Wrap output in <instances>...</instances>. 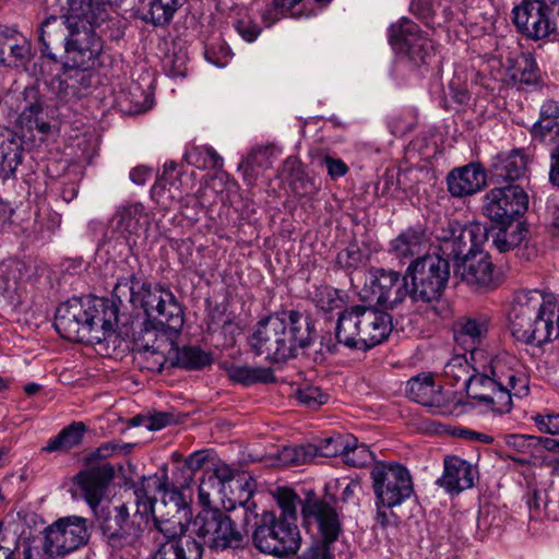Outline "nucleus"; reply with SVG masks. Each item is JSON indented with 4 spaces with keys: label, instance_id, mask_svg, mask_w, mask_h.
Returning <instances> with one entry per match:
<instances>
[{
    "label": "nucleus",
    "instance_id": "nucleus-1",
    "mask_svg": "<svg viewBox=\"0 0 559 559\" xmlns=\"http://www.w3.org/2000/svg\"><path fill=\"white\" fill-rule=\"evenodd\" d=\"M183 323L185 317H167L165 322L157 317H145L140 324L138 345L144 358H152V362L144 368L162 372L167 361L170 367L185 370H200L212 365L210 352L199 346H178L177 338Z\"/></svg>",
    "mask_w": 559,
    "mask_h": 559
},
{
    "label": "nucleus",
    "instance_id": "nucleus-2",
    "mask_svg": "<svg viewBox=\"0 0 559 559\" xmlns=\"http://www.w3.org/2000/svg\"><path fill=\"white\" fill-rule=\"evenodd\" d=\"M316 331L311 317H263L257 324L249 344L255 356L280 364L308 348Z\"/></svg>",
    "mask_w": 559,
    "mask_h": 559
},
{
    "label": "nucleus",
    "instance_id": "nucleus-3",
    "mask_svg": "<svg viewBox=\"0 0 559 559\" xmlns=\"http://www.w3.org/2000/svg\"><path fill=\"white\" fill-rule=\"evenodd\" d=\"M241 506L246 510V523L249 521L248 513L254 515L252 542L257 549L278 558H286L298 551L301 536L296 523L277 519L274 511L254 513L257 504L250 499L241 502Z\"/></svg>",
    "mask_w": 559,
    "mask_h": 559
},
{
    "label": "nucleus",
    "instance_id": "nucleus-4",
    "mask_svg": "<svg viewBox=\"0 0 559 559\" xmlns=\"http://www.w3.org/2000/svg\"><path fill=\"white\" fill-rule=\"evenodd\" d=\"M68 31L66 19L51 15L40 26L39 41L43 55L56 59L52 48L64 46L73 66L87 70L94 67L96 59L102 51L99 38L93 32H83L81 35H66Z\"/></svg>",
    "mask_w": 559,
    "mask_h": 559
},
{
    "label": "nucleus",
    "instance_id": "nucleus-5",
    "mask_svg": "<svg viewBox=\"0 0 559 559\" xmlns=\"http://www.w3.org/2000/svg\"><path fill=\"white\" fill-rule=\"evenodd\" d=\"M406 276L382 267H371L364 287L358 293L361 304L352 308V314H364L366 311L385 314L393 310L407 296Z\"/></svg>",
    "mask_w": 559,
    "mask_h": 559
},
{
    "label": "nucleus",
    "instance_id": "nucleus-6",
    "mask_svg": "<svg viewBox=\"0 0 559 559\" xmlns=\"http://www.w3.org/2000/svg\"><path fill=\"white\" fill-rule=\"evenodd\" d=\"M193 531L212 551L243 549L246 535L237 527L226 511L219 508H202L193 520Z\"/></svg>",
    "mask_w": 559,
    "mask_h": 559
},
{
    "label": "nucleus",
    "instance_id": "nucleus-7",
    "mask_svg": "<svg viewBox=\"0 0 559 559\" xmlns=\"http://www.w3.org/2000/svg\"><path fill=\"white\" fill-rule=\"evenodd\" d=\"M187 484V480L170 479L168 476V465L163 464L158 471L151 476H143L140 481L132 485L135 496L136 513L142 518L154 516L156 495L163 492L169 496L174 502L176 513H183L187 518L191 513V508L183 501L180 486Z\"/></svg>",
    "mask_w": 559,
    "mask_h": 559
},
{
    "label": "nucleus",
    "instance_id": "nucleus-8",
    "mask_svg": "<svg viewBox=\"0 0 559 559\" xmlns=\"http://www.w3.org/2000/svg\"><path fill=\"white\" fill-rule=\"evenodd\" d=\"M376 506L394 508L401 506L414 492L409 471L401 463L376 462L370 471Z\"/></svg>",
    "mask_w": 559,
    "mask_h": 559
},
{
    "label": "nucleus",
    "instance_id": "nucleus-9",
    "mask_svg": "<svg viewBox=\"0 0 559 559\" xmlns=\"http://www.w3.org/2000/svg\"><path fill=\"white\" fill-rule=\"evenodd\" d=\"M103 542L115 551L135 546L144 532L132 519L127 504L103 507L94 512Z\"/></svg>",
    "mask_w": 559,
    "mask_h": 559
},
{
    "label": "nucleus",
    "instance_id": "nucleus-10",
    "mask_svg": "<svg viewBox=\"0 0 559 559\" xmlns=\"http://www.w3.org/2000/svg\"><path fill=\"white\" fill-rule=\"evenodd\" d=\"M438 253L454 264L474 248H480L488 241V229L480 223L462 226L457 222L447 221L435 231Z\"/></svg>",
    "mask_w": 559,
    "mask_h": 559
},
{
    "label": "nucleus",
    "instance_id": "nucleus-11",
    "mask_svg": "<svg viewBox=\"0 0 559 559\" xmlns=\"http://www.w3.org/2000/svg\"><path fill=\"white\" fill-rule=\"evenodd\" d=\"M449 276V262L439 254H425L415 259L406 270V277L412 280V298L415 301L437 300L444 289Z\"/></svg>",
    "mask_w": 559,
    "mask_h": 559
},
{
    "label": "nucleus",
    "instance_id": "nucleus-12",
    "mask_svg": "<svg viewBox=\"0 0 559 559\" xmlns=\"http://www.w3.org/2000/svg\"><path fill=\"white\" fill-rule=\"evenodd\" d=\"M333 496L319 497L313 490H309L301 502V518L304 526L309 532H314L317 538L325 544H333L343 532L341 515L336 509Z\"/></svg>",
    "mask_w": 559,
    "mask_h": 559
},
{
    "label": "nucleus",
    "instance_id": "nucleus-13",
    "mask_svg": "<svg viewBox=\"0 0 559 559\" xmlns=\"http://www.w3.org/2000/svg\"><path fill=\"white\" fill-rule=\"evenodd\" d=\"M88 539L87 520L70 515L58 519L45 530L44 547L50 556L64 557L86 545Z\"/></svg>",
    "mask_w": 559,
    "mask_h": 559
},
{
    "label": "nucleus",
    "instance_id": "nucleus-14",
    "mask_svg": "<svg viewBox=\"0 0 559 559\" xmlns=\"http://www.w3.org/2000/svg\"><path fill=\"white\" fill-rule=\"evenodd\" d=\"M528 207V195L520 185H507L490 189L484 197V212L500 225L511 223Z\"/></svg>",
    "mask_w": 559,
    "mask_h": 559
},
{
    "label": "nucleus",
    "instance_id": "nucleus-15",
    "mask_svg": "<svg viewBox=\"0 0 559 559\" xmlns=\"http://www.w3.org/2000/svg\"><path fill=\"white\" fill-rule=\"evenodd\" d=\"M512 21L516 29L532 40L547 38L557 31L550 8L544 0H523L513 8Z\"/></svg>",
    "mask_w": 559,
    "mask_h": 559
},
{
    "label": "nucleus",
    "instance_id": "nucleus-16",
    "mask_svg": "<svg viewBox=\"0 0 559 559\" xmlns=\"http://www.w3.org/2000/svg\"><path fill=\"white\" fill-rule=\"evenodd\" d=\"M122 288H129L130 301L135 308H141L144 314H180L182 312L175 295L166 288L160 286L152 288L151 286H143L138 293L133 287H129V281L123 278L119 280L114 288V295L120 299L119 294ZM121 302V300H119Z\"/></svg>",
    "mask_w": 559,
    "mask_h": 559
},
{
    "label": "nucleus",
    "instance_id": "nucleus-17",
    "mask_svg": "<svg viewBox=\"0 0 559 559\" xmlns=\"http://www.w3.org/2000/svg\"><path fill=\"white\" fill-rule=\"evenodd\" d=\"M389 41L395 50L408 55L415 62L426 63L433 49L432 41L421 34L415 22L406 17L391 25Z\"/></svg>",
    "mask_w": 559,
    "mask_h": 559
},
{
    "label": "nucleus",
    "instance_id": "nucleus-18",
    "mask_svg": "<svg viewBox=\"0 0 559 559\" xmlns=\"http://www.w3.org/2000/svg\"><path fill=\"white\" fill-rule=\"evenodd\" d=\"M133 317H84L82 326L86 328L91 338H82L81 343L100 344L126 340L132 336L138 342L139 331H134Z\"/></svg>",
    "mask_w": 559,
    "mask_h": 559
},
{
    "label": "nucleus",
    "instance_id": "nucleus-19",
    "mask_svg": "<svg viewBox=\"0 0 559 559\" xmlns=\"http://www.w3.org/2000/svg\"><path fill=\"white\" fill-rule=\"evenodd\" d=\"M114 476V466L109 463H103L100 465L91 466L80 471L73 477V485L80 492V496L95 512L98 510L105 491Z\"/></svg>",
    "mask_w": 559,
    "mask_h": 559
},
{
    "label": "nucleus",
    "instance_id": "nucleus-20",
    "mask_svg": "<svg viewBox=\"0 0 559 559\" xmlns=\"http://www.w3.org/2000/svg\"><path fill=\"white\" fill-rule=\"evenodd\" d=\"M108 2L105 0H68L66 19L68 32L71 35H81L92 32L90 27L99 25L107 16Z\"/></svg>",
    "mask_w": 559,
    "mask_h": 559
},
{
    "label": "nucleus",
    "instance_id": "nucleus-21",
    "mask_svg": "<svg viewBox=\"0 0 559 559\" xmlns=\"http://www.w3.org/2000/svg\"><path fill=\"white\" fill-rule=\"evenodd\" d=\"M493 265L487 252L480 248H474L456 264L454 276L472 286L486 287L492 283Z\"/></svg>",
    "mask_w": 559,
    "mask_h": 559
},
{
    "label": "nucleus",
    "instance_id": "nucleus-22",
    "mask_svg": "<svg viewBox=\"0 0 559 559\" xmlns=\"http://www.w3.org/2000/svg\"><path fill=\"white\" fill-rule=\"evenodd\" d=\"M509 310L514 314H559V300L551 292L521 289L512 295Z\"/></svg>",
    "mask_w": 559,
    "mask_h": 559
},
{
    "label": "nucleus",
    "instance_id": "nucleus-23",
    "mask_svg": "<svg viewBox=\"0 0 559 559\" xmlns=\"http://www.w3.org/2000/svg\"><path fill=\"white\" fill-rule=\"evenodd\" d=\"M146 224L147 214L144 206L141 203H132L117 210L112 218V230L132 247L136 245V239Z\"/></svg>",
    "mask_w": 559,
    "mask_h": 559
},
{
    "label": "nucleus",
    "instance_id": "nucleus-24",
    "mask_svg": "<svg viewBox=\"0 0 559 559\" xmlns=\"http://www.w3.org/2000/svg\"><path fill=\"white\" fill-rule=\"evenodd\" d=\"M474 467L456 455H447L443 460V473L436 484L449 493H459L474 486Z\"/></svg>",
    "mask_w": 559,
    "mask_h": 559
},
{
    "label": "nucleus",
    "instance_id": "nucleus-25",
    "mask_svg": "<svg viewBox=\"0 0 559 559\" xmlns=\"http://www.w3.org/2000/svg\"><path fill=\"white\" fill-rule=\"evenodd\" d=\"M430 247V239L421 226L408 227L390 242L389 251L400 261L424 257Z\"/></svg>",
    "mask_w": 559,
    "mask_h": 559
},
{
    "label": "nucleus",
    "instance_id": "nucleus-26",
    "mask_svg": "<svg viewBox=\"0 0 559 559\" xmlns=\"http://www.w3.org/2000/svg\"><path fill=\"white\" fill-rule=\"evenodd\" d=\"M451 195L463 198L480 191L486 186V174L477 163L454 168L447 177Z\"/></svg>",
    "mask_w": 559,
    "mask_h": 559
},
{
    "label": "nucleus",
    "instance_id": "nucleus-27",
    "mask_svg": "<svg viewBox=\"0 0 559 559\" xmlns=\"http://www.w3.org/2000/svg\"><path fill=\"white\" fill-rule=\"evenodd\" d=\"M178 515H173L169 519H164L163 516H157L154 514L153 518V537L152 545L153 550L163 548L169 545L182 544L188 538H193L190 535H187L186 532L188 530L187 524L183 523L188 521L191 516H183V513H177Z\"/></svg>",
    "mask_w": 559,
    "mask_h": 559
},
{
    "label": "nucleus",
    "instance_id": "nucleus-28",
    "mask_svg": "<svg viewBox=\"0 0 559 559\" xmlns=\"http://www.w3.org/2000/svg\"><path fill=\"white\" fill-rule=\"evenodd\" d=\"M530 162L523 148L498 154L491 165L492 179L498 183L519 180L526 175Z\"/></svg>",
    "mask_w": 559,
    "mask_h": 559
},
{
    "label": "nucleus",
    "instance_id": "nucleus-29",
    "mask_svg": "<svg viewBox=\"0 0 559 559\" xmlns=\"http://www.w3.org/2000/svg\"><path fill=\"white\" fill-rule=\"evenodd\" d=\"M31 44L15 28L0 25V67H19L29 58Z\"/></svg>",
    "mask_w": 559,
    "mask_h": 559
},
{
    "label": "nucleus",
    "instance_id": "nucleus-30",
    "mask_svg": "<svg viewBox=\"0 0 559 559\" xmlns=\"http://www.w3.org/2000/svg\"><path fill=\"white\" fill-rule=\"evenodd\" d=\"M118 312L119 306L114 299L86 295L61 302L55 314H118Z\"/></svg>",
    "mask_w": 559,
    "mask_h": 559
},
{
    "label": "nucleus",
    "instance_id": "nucleus-31",
    "mask_svg": "<svg viewBox=\"0 0 559 559\" xmlns=\"http://www.w3.org/2000/svg\"><path fill=\"white\" fill-rule=\"evenodd\" d=\"M406 396L427 407H441L444 403L442 388L436 385L430 372H421L406 382Z\"/></svg>",
    "mask_w": 559,
    "mask_h": 559
},
{
    "label": "nucleus",
    "instance_id": "nucleus-32",
    "mask_svg": "<svg viewBox=\"0 0 559 559\" xmlns=\"http://www.w3.org/2000/svg\"><path fill=\"white\" fill-rule=\"evenodd\" d=\"M394 324H399L394 317H360L359 350L366 352L382 343Z\"/></svg>",
    "mask_w": 559,
    "mask_h": 559
},
{
    "label": "nucleus",
    "instance_id": "nucleus-33",
    "mask_svg": "<svg viewBox=\"0 0 559 559\" xmlns=\"http://www.w3.org/2000/svg\"><path fill=\"white\" fill-rule=\"evenodd\" d=\"M25 106L19 116L21 127L27 128L29 131L36 130L39 134L46 135L50 132L49 122L40 118L43 114V102L36 87H26L23 92Z\"/></svg>",
    "mask_w": 559,
    "mask_h": 559
},
{
    "label": "nucleus",
    "instance_id": "nucleus-34",
    "mask_svg": "<svg viewBox=\"0 0 559 559\" xmlns=\"http://www.w3.org/2000/svg\"><path fill=\"white\" fill-rule=\"evenodd\" d=\"M22 139L10 130L0 132V178L5 180L14 175L22 162Z\"/></svg>",
    "mask_w": 559,
    "mask_h": 559
},
{
    "label": "nucleus",
    "instance_id": "nucleus-35",
    "mask_svg": "<svg viewBox=\"0 0 559 559\" xmlns=\"http://www.w3.org/2000/svg\"><path fill=\"white\" fill-rule=\"evenodd\" d=\"M489 320L486 317H459L452 325L453 338L457 344L472 348L481 343L487 335Z\"/></svg>",
    "mask_w": 559,
    "mask_h": 559
},
{
    "label": "nucleus",
    "instance_id": "nucleus-36",
    "mask_svg": "<svg viewBox=\"0 0 559 559\" xmlns=\"http://www.w3.org/2000/svg\"><path fill=\"white\" fill-rule=\"evenodd\" d=\"M534 138L545 143H554L559 140V103L546 100L539 111V118L532 128Z\"/></svg>",
    "mask_w": 559,
    "mask_h": 559
},
{
    "label": "nucleus",
    "instance_id": "nucleus-37",
    "mask_svg": "<svg viewBox=\"0 0 559 559\" xmlns=\"http://www.w3.org/2000/svg\"><path fill=\"white\" fill-rule=\"evenodd\" d=\"M555 332L554 322L550 317H535L527 325L519 329L513 328V336L525 344L542 347L552 340Z\"/></svg>",
    "mask_w": 559,
    "mask_h": 559
},
{
    "label": "nucleus",
    "instance_id": "nucleus-38",
    "mask_svg": "<svg viewBox=\"0 0 559 559\" xmlns=\"http://www.w3.org/2000/svg\"><path fill=\"white\" fill-rule=\"evenodd\" d=\"M180 7L179 0H141L140 17L154 26H165Z\"/></svg>",
    "mask_w": 559,
    "mask_h": 559
},
{
    "label": "nucleus",
    "instance_id": "nucleus-39",
    "mask_svg": "<svg viewBox=\"0 0 559 559\" xmlns=\"http://www.w3.org/2000/svg\"><path fill=\"white\" fill-rule=\"evenodd\" d=\"M502 226L492 238V246L500 253L509 252L526 243L528 228L524 223L513 221Z\"/></svg>",
    "mask_w": 559,
    "mask_h": 559
},
{
    "label": "nucleus",
    "instance_id": "nucleus-40",
    "mask_svg": "<svg viewBox=\"0 0 559 559\" xmlns=\"http://www.w3.org/2000/svg\"><path fill=\"white\" fill-rule=\"evenodd\" d=\"M86 430V425L83 421H73L61 429L57 436L50 438L41 451L68 452L82 443Z\"/></svg>",
    "mask_w": 559,
    "mask_h": 559
},
{
    "label": "nucleus",
    "instance_id": "nucleus-41",
    "mask_svg": "<svg viewBox=\"0 0 559 559\" xmlns=\"http://www.w3.org/2000/svg\"><path fill=\"white\" fill-rule=\"evenodd\" d=\"M204 547L195 538L182 544L169 545L152 551V559H203Z\"/></svg>",
    "mask_w": 559,
    "mask_h": 559
},
{
    "label": "nucleus",
    "instance_id": "nucleus-42",
    "mask_svg": "<svg viewBox=\"0 0 559 559\" xmlns=\"http://www.w3.org/2000/svg\"><path fill=\"white\" fill-rule=\"evenodd\" d=\"M231 381L249 386L255 383H274V371L270 367L235 366L228 370Z\"/></svg>",
    "mask_w": 559,
    "mask_h": 559
},
{
    "label": "nucleus",
    "instance_id": "nucleus-43",
    "mask_svg": "<svg viewBox=\"0 0 559 559\" xmlns=\"http://www.w3.org/2000/svg\"><path fill=\"white\" fill-rule=\"evenodd\" d=\"M316 305L320 311L333 312L337 314H352V307L347 306V296L345 293L332 288L323 287L316 294Z\"/></svg>",
    "mask_w": 559,
    "mask_h": 559
},
{
    "label": "nucleus",
    "instance_id": "nucleus-44",
    "mask_svg": "<svg viewBox=\"0 0 559 559\" xmlns=\"http://www.w3.org/2000/svg\"><path fill=\"white\" fill-rule=\"evenodd\" d=\"M84 317H52L51 325L60 337L69 342L81 343L82 338H91L86 328L82 326Z\"/></svg>",
    "mask_w": 559,
    "mask_h": 559
},
{
    "label": "nucleus",
    "instance_id": "nucleus-45",
    "mask_svg": "<svg viewBox=\"0 0 559 559\" xmlns=\"http://www.w3.org/2000/svg\"><path fill=\"white\" fill-rule=\"evenodd\" d=\"M319 454L317 445L313 444H300L284 447L278 452V461L283 466H299L310 463Z\"/></svg>",
    "mask_w": 559,
    "mask_h": 559
},
{
    "label": "nucleus",
    "instance_id": "nucleus-46",
    "mask_svg": "<svg viewBox=\"0 0 559 559\" xmlns=\"http://www.w3.org/2000/svg\"><path fill=\"white\" fill-rule=\"evenodd\" d=\"M360 317H337L335 337L349 349H359Z\"/></svg>",
    "mask_w": 559,
    "mask_h": 559
},
{
    "label": "nucleus",
    "instance_id": "nucleus-47",
    "mask_svg": "<svg viewBox=\"0 0 559 559\" xmlns=\"http://www.w3.org/2000/svg\"><path fill=\"white\" fill-rule=\"evenodd\" d=\"M186 160L199 169H216L223 167V158L207 145L192 146L185 154Z\"/></svg>",
    "mask_w": 559,
    "mask_h": 559
},
{
    "label": "nucleus",
    "instance_id": "nucleus-48",
    "mask_svg": "<svg viewBox=\"0 0 559 559\" xmlns=\"http://www.w3.org/2000/svg\"><path fill=\"white\" fill-rule=\"evenodd\" d=\"M343 461L354 467H365L373 461V454L366 444H359L357 438L348 436L342 448Z\"/></svg>",
    "mask_w": 559,
    "mask_h": 559
},
{
    "label": "nucleus",
    "instance_id": "nucleus-49",
    "mask_svg": "<svg viewBox=\"0 0 559 559\" xmlns=\"http://www.w3.org/2000/svg\"><path fill=\"white\" fill-rule=\"evenodd\" d=\"M498 388V382L487 374L474 371L472 377L468 378L465 384L467 395L480 402H488L489 394L487 391H492Z\"/></svg>",
    "mask_w": 559,
    "mask_h": 559
},
{
    "label": "nucleus",
    "instance_id": "nucleus-50",
    "mask_svg": "<svg viewBox=\"0 0 559 559\" xmlns=\"http://www.w3.org/2000/svg\"><path fill=\"white\" fill-rule=\"evenodd\" d=\"M471 370L474 372L476 369L469 365L465 355H454L444 366L443 374L450 380L451 385H455L463 381L465 385L469 377Z\"/></svg>",
    "mask_w": 559,
    "mask_h": 559
},
{
    "label": "nucleus",
    "instance_id": "nucleus-51",
    "mask_svg": "<svg viewBox=\"0 0 559 559\" xmlns=\"http://www.w3.org/2000/svg\"><path fill=\"white\" fill-rule=\"evenodd\" d=\"M304 500L290 488H278L276 493V502L281 510L277 519L285 520L290 523L297 522V506Z\"/></svg>",
    "mask_w": 559,
    "mask_h": 559
},
{
    "label": "nucleus",
    "instance_id": "nucleus-52",
    "mask_svg": "<svg viewBox=\"0 0 559 559\" xmlns=\"http://www.w3.org/2000/svg\"><path fill=\"white\" fill-rule=\"evenodd\" d=\"M512 80L520 85H537L539 83V70L531 53H523L519 60V69L512 73Z\"/></svg>",
    "mask_w": 559,
    "mask_h": 559
},
{
    "label": "nucleus",
    "instance_id": "nucleus-53",
    "mask_svg": "<svg viewBox=\"0 0 559 559\" xmlns=\"http://www.w3.org/2000/svg\"><path fill=\"white\" fill-rule=\"evenodd\" d=\"M207 457L206 451H194L185 459L182 467H177L176 471L173 472L170 479L187 480V484L180 486V490L188 488L192 481L193 473L202 468Z\"/></svg>",
    "mask_w": 559,
    "mask_h": 559
},
{
    "label": "nucleus",
    "instance_id": "nucleus-54",
    "mask_svg": "<svg viewBox=\"0 0 559 559\" xmlns=\"http://www.w3.org/2000/svg\"><path fill=\"white\" fill-rule=\"evenodd\" d=\"M22 262L12 259L0 265V294L15 288L22 277Z\"/></svg>",
    "mask_w": 559,
    "mask_h": 559
},
{
    "label": "nucleus",
    "instance_id": "nucleus-55",
    "mask_svg": "<svg viewBox=\"0 0 559 559\" xmlns=\"http://www.w3.org/2000/svg\"><path fill=\"white\" fill-rule=\"evenodd\" d=\"M366 260L357 243H349L336 257L337 264L345 269H358L366 263Z\"/></svg>",
    "mask_w": 559,
    "mask_h": 559
},
{
    "label": "nucleus",
    "instance_id": "nucleus-56",
    "mask_svg": "<svg viewBox=\"0 0 559 559\" xmlns=\"http://www.w3.org/2000/svg\"><path fill=\"white\" fill-rule=\"evenodd\" d=\"M296 395L298 401L309 408L320 407L329 401V394L324 393L319 386L307 385L298 389Z\"/></svg>",
    "mask_w": 559,
    "mask_h": 559
},
{
    "label": "nucleus",
    "instance_id": "nucleus-57",
    "mask_svg": "<svg viewBox=\"0 0 559 559\" xmlns=\"http://www.w3.org/2000/svg\"><path fill=\"white\" fill-rule=\"evenodd\" d=\"M504 443L508 448L518 453L528 454L534 448H537V436L511 433L504 436Z\"/></svg>",
    "mask_w": 559,
    "mask_h": 559
},
{
    "label": "nucleus",
    "instance_id": "nucleus-58",
    "mask_svg": "<svg viewBox=\"0 0 559 559\" xmlns=\"http://www.w3.org/2000/svg\"><path fill=\"white\" fill-rule=\"evenodd\" d=\"M493 396L489 395L487 404L491 405V411L502 415L507 414L512 409V394L504 389L502 384L498 382V388L492 390Z\"/></svg>",
    "mask_w": 559,
    "mask_h": 559
},
{
    "label": "nucleus",
    "instance_id": "nucleus-59",
    "mask_svg": "<svg viewBox=\"0 0 559 559\" xmlns=\"http://www.w3.org/2000/svg\"><path fill=\"white\" fill-rule=\"evenodd\" d=\"M269 151L266 148H260L252 152L243 164L240 167H243V176L248 183H252L254 181V177L251 176L250 171H255L257 168L269 167L270 163L267 162Z\"/></svg>",
    "mask_w": 559,
    "mask_h": 559
},
{
    "label": "nucleus",
    "instance_id": "nucleus-60",
    "mask_svg": "<svg viewBox=\"0 0 559 559\" xmlns=\"http://www.w3.org/2000/svg\"><path fill=\"white\" fill-rule=\"evenodd\" d=\"M297 559H334L333 544H325L324 540L316 537Z\"/></svg>",
    "mask_w": 559,
    "mask_h": 559
},
{
    "label": "nucleus",
    "instance_id": "nucleus-61",
    "mask_svg": "<svg viewBox=\"0 0 559 559\" xmlns=\"http://www.w3.org/2000/svg\"><path fill=\"white\" fill-rule=\"evenodd\" d=\"M538 431L547 435H559V413L537 414L533 417Z\"/></svg>",
    "mask_w": 559,
    "mask_h": 559
},
{
    "label": "nucleus",
    "instance_id": "nucleus-62",
    "mask_svg": "<svg viewBox=\"0 0 559 559\" xmlns=\"http://www.w3.org/2000/svg\"><path fill=\"white\" fill-rule=\"evenodd\" d=\"M508 392H510L515 397H524L528 395L530 386H528V380L526 377H516L514 374H511L508 380L507 386H504Z\"/></svg>",
    "mask_w": 559,
    "mask_h": 559
},
{
    "label": "nucleus",
    "instance_id": "nucleus-63",
    "mask_svg": "<svg viewBox=\"0 0 559 559\" xmlns=\"http://www.w3.org/2000/svg\"><path fill=\"white\" fill-rule=\"evenodd\" d=\"M175 415L168 412H156L146 418V428L150 430H160L174 424Z\"/></svg>",
    "mask_w": 559,
    "mask_h": 559
},
{
    "label": "nucleus",
    "instance_id": "nucleus-64",
    "mask_svg": "<svg viewBox=\"0 0 559 559\" xmlns=\"http://www.w3.org/2000/svg\"><path fill=\"white\" fill-rule=\"evenodd\" d=\"M344 443L345 439L343 440L342 437H337L336 439L326 438L323 440V444L321 447H318V456L333 457L342 455V448Z\"/></svg>",
    "mask_w": 559,
    "mask_h": 559
}]
</instances>
